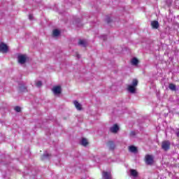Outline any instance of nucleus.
Returning <instances> with one entry per match:
<instances>
[{
  "label": "nucleus",
  "mask_w": 179,
  "mask_h": 179,
  "mask_svg": "<svg viewBox=\"0 0 179 179\" xmlns=\"http://www.w3.org/2000/svg\"><path fill=\"white\" fill-rule=\"evenodd\" d=\"M162 148L164 150H169V149H170V142L167 141H163Z\"/></svg>",
  "instance_id": "obj_1"
},
{
  "label": "nucleus",
  "mask_w": 179,
  "mask_h": 179,
  "mask_svg": "<svg viewBox=\"0 0 179 179\" xmlns=\"http://www.w3.org/2000/svg\"><path fill=\"white\" fill-rule=\"evenodd\" d=\"M153 156L149 155L145 156V162L147 164H153Z\"/></svg>",
  "instance_id": "obj_2"
},
{
  "label": "nucleus",
  "mask_w": 179,
  "mask_h": 179,
  "mask_svg": "<svg viewBox=\"0 0 179 179\" xmlns=\"http://www.w3.org/2000/svg\"><path fill=\"white\" fill-rule=\"evenodd\" d=\"M0 52H8V45L5 43H0Z\"/></svg>",
  "instance_id": "obj_3"
},
{
  "label": "nucleus",
  "mask_w": 179,
  "mask_h": 179,
  "mask_svg": "<svg viewBox=\"0 0 179 179\" xmlns=\"http://www.w3.org/2000/svg\"><path fill=\"white\" fill-rule=\"evenodd\" d=\"M27 57L24 55H21L18 56V62L20 64H24L26 62Z\"/></svg>",
  "instance_id": "obj_4"
},
{
  "label": "nucleus",
  "mask_w": 179,
  "mask_h": 179,
  "mask_svg": "<svg viewBox=\"0 0 179 179\" xmlns=\"http://www.w3.org/2000/svg\"><path fill=\"white\" fill-rule=\"evenodd\" d=\"M52 92L55 94H60L61 93V87L60 86H55L52 88Z\"/></svg>",
  "instance_id": "obj_5"
},
{
  "label": "nucleus",
  "mask_w": 179,
  "mask_h": 179,
  "mask_svg": "<svg viewBox=\"0 0 179 179\" xmlns=\"http://www.w3.org/2000/svg\"><path fill=\"white\" fill-rule=\"evenodd\" d=\"M120 129V127H118V125L117 124H114L113 127H112L110 128V131L113 133V134H117V132H118V130Z\"/></svg>",
  "instance_id": "obj_6"
},
{
  "label": "nucleus",
  "mask_w": 179,
  "mask_h": 179,
  "mask_svg": "<svg viewBox=\"0 0 179 179\" xmlns=\"http://www.w3.org/2000/svg\"><path fill=\"white\" fill-rule=\"evenodd\" d=\"M75 107L77 108V110H78L79 111H80V110H82V104H80L79 102H78V101H74L73 102Z\"/></svg>",
  "instance_id": "obj_7"
},
{
  "label": "nucleus",
  "mask_w": 179,
  "mask_h": 179,
  "mask_svg": "<svg viewBox=\"0 0 179 179\" xmlns=\"http://www.w3.org/2000/svg\"><path fill=\"white\" fill-rule=\"evenodd\" d=\"M103 177L104 179H111V173L108 172H103Z\"/></svg>",
  "instance_id": "obj_8"
},
{
  "label": "nucleus",
  "mask_w": 179,
  "mask_h": 179,
  "mask_svg": "<svg viewBox=\"0 0 179 179\" xmlns=\"http://www.w3.org/2000/svg\"><path fill=\"white\" fill-rule=\"evenodd\" d=\"M151 26H152V29H158L159 28V22L152 21L151 22Z\"/></svg>",
  "instance_id": "obj_9"
},
{
  "label": "nucleus",
  "mask_w": 179,
  "mask_h": 179,
  "mask_svg": "<svg viewBox=\"0 0 179 179\" xmlns=\"http://www.w3.org/2000/svg\"><path fill=\"white\" fill-rule=\"evenodd\" d=\"M127 90L130 93H135V90H136V88L134 85H129Z\"/></svg>",
  "instance_id": "obj_10"
},
{
  "label": "nucleus",
  "mask_w": 179,
  "mask_h": 179,
  "mask_svg": "<svg viewBox=\"0 0 179 179\" xmlns=\"http://www.w3.org/2000/svg\"><path fill=\"white\" fill-rule=\"evenodd\" d=\"M80 144L83 145V146H87V145H89V142H87L86 138H82L80 141Z\"/></svg>",
  "instance_id": "obj_11"
},
{
  "label": "nucleus",
  "mask_w": 179,
  "mask_h": 179,
  "mask_svg": "<svg viewBox=\"0 0 179 179\" xmlns=\"http://www.w3.org/2000/svg\"><path fill=\"white\" fill-rule=\"evenodd\" d=\"M131 176L133 177H136L138 176V172L135 169L130 170Z\"/></svg>",
  "instance_id": "obj_12"
},
{
  "label": "nucleus",
  "mask_w": 179,
  "mask_h": 179,
  "mask_svg": "<svg viewBox=\"0 0 179 179\" xmlns=\"http://www.w3.org/2000/svg\"><path fill=\"white\" fill-rule=\"evenodd\" d=\"M60 34H61V31H59V30H58V29L53 30V36L55 37H57V36H59Z\"/></svg>",
  "instance_id": "obj_13"
},
{
  "label": "nucleus",
  "mask_w": 179,
  "mask_h": 179,
  "mask_svg": "<svg viewBox=\"0 0 179 179\" xmlns=\"http://www.w3.org/2000/svg\"><path fill=\"white\" fill-rule=\"evenodd\" d=\"M87 43V42L86 41V40H83V39H80L79 41H78V44L79 45H86V44Z\"/></svg>",
  "instance_id": "obj_14"
},
{
  "label": "nucleus",
  "mask_w": 179,
  "mask_h": 179,
  "mask_svg": "<svg viewBox=\"0 0 179 179\" xmlns=\"http://www.w3.org/2000/svg\"><path fill=\"white\" fill-rule=\"evenodd\" d=\"M132 65H138V62H139V61L138 60V59L136 58H133L131 61Z\"/></svg>",
  "instance_id": "obj_15"
},
{
  "label": "nucleus",
  "mask_w": 179,
  "mask_h": 179,
  "mask_svg": "<svg viewBox=\"0 0 179 179\" xmlns=\"http://www.w3.org/2000/svg\"><path fill=\"white\" fill-rule=\"evenodd\" d=\"M129 150L130 152H132L133 153L136 152V150H137L136 147H135V146H130L129 148Z\"/></svg>",
  "instance_id": "obj_16"
},
{
  "label": "nucleus",
  "mask_w": 179,
  "mask_h": 179,
  "mask_svg": "<svg viewBox=\"0 0 179 179\" xmlns=\"http://www.w3.org/2000/svg\"><path fill=\"white\" fill-rule=\"evenodd\" d=\"M169 89H170L171 90H176V85H174V84H170V85H169Z\"/></svg>",
  "instance_id": "obj_17"
},
{
  "label": "nucleus",
  "mask_w": 179,
  "mask_h": 179,
  "mask_svg": "<svg viewBox=\"0 0 179 179\" xmlns=\"http://www.w3.org/2000/svg\"><path fill=\"white\" fill-rule=\"evenodd\" d=\"M132 85H133V86H134V87L138 86V80H136V79L133 80Z\"/></svg>",
  "instance_id": "obj_18"
},
{
  "label": "nucleus",
  "mask_w": 179,
  "mask_h": 179,
  "mask_svg": "<svg viewBox=\"0 0 179 179\" xmlns=\"http://www.w3.org/2000/svg\"><path fill=\"white\" fill-rule=\"evenodd\" d=\"M36 85L37 87H41L43 83H41V81H38Z\"/></svg>",
  "instance_id": "obj_19"
},
{
  "label": "nucleus",
  "mask_w": 179,
  "mask_h": 179,
  "mask_svg": "<svg viewBox=\"0 0 179 179\" xmlns=\"http://www.w3.org/2000/svg\"><path fill=\"white\" fill-rule=\"evenodd\" d=\"M15 111H17V113H20V111H21V108L19 106H16L15 108Z\"/></svg>",
  "instance_id": "obj_20"
},
{
  "label": "nucleus",
  "mask_w": 179,
  "mask_h": 179,
  "mask_svg": "<svg viewBox=\"0 0 179 179\" xmlns=\"http://www.w3.org/2000/svg\"><path fill=\"white\" fill-rule=\"evenodd\" d=\"M176 134H177V136H179V129L177 130Z\"/></svg>",
  "instance_id": "obj_21"
},
{
  "label": "nucleus",
  "mask_w": 179,
  "mask_h": 179,
  "mask_svg": "<svg viewBox=\"0 0 179 179\" xmlns=\"http://www.w3.org/2000/svg\"><path fill=\"white\" fill-rule=\"evenodd\" d=\"M29 19H30V20H31V19H33V15H29Z\"/></svg>",
  "instance_id": "obj_22"
}]
</instances>
